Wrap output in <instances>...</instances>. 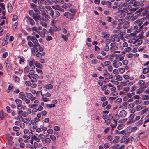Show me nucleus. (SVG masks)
<instances>
[{"label":"nucleus","mask_w":149,"mask_h":149,"mask_svg":"<svg viewBox=\"0 0 149 149\" xmlns=\"http://www.w3.org/2000/svg\"><path fill=\"white\" fill-rule=\"evenodd\" d=\"M138 9V8L137 7H133L131 9H130V10L131 12H135Z\"/></svg>","instance_id":"nucleus-60"},{"label":"nucleus","mask_w":149,"mask_h":149,"mask_svg":"<svg viewBox=\"0 0 149 149\" xmlns=\"http://www.w3.org/2000/svg\"><path fill=\"white\" fill-rule=\"evenodd\" d=\"M112 55H113L115 57L116 59L115 60H118V59H119L121 55L120 54H113Z\"/></svg>","instance_id":"nucleus-44"},{"label":"nucleus","mask_w":149,"mask_h":149,"mask_svg":"<svg viewBox=\"0 0 149 149\" xmlns=\"http://www.w3.org/2000/svg\"><path fill=\"white\" fill-rule=\"evenodd\" d=\"M145 18H142L139 19H138L134 22V24H138V26L140 27V28L142 26L143 23L144 22L145 20Z\"/></svg>","instance_id":"nucleus-5"},{"label":"nucleus","mask_w":149,"mask_h":149,"mask_svg":"<svg viewBox=\"0 0 149 149\" xmlns=\"http://www.w3.org/2000/svg\"><path fill=\"white\" fill-rule=\"evenodd\" d=\"M27 76L30 79L33 78V79L31 80L32 82H35L36 81V79L39 77L36 74H34L33 75H30V74H28Z\"/></svg>","instance_id":"nucleus-11"},{"label":"nucleus","mask_w":149,"mask_h":149,"mask_svg":"<svg viewBox=\"0 0 149 149\" xmlns=\"http://www.w3.org/2000/svg\"><path fill=\"white\" fill-rule=\"evenodd\" d=\"M140 16V14H139L133 17V15L131 14L129 16L128 19L130 20L134 21L136 19H138Z\"/></svg>","instance_id":"nucleus-14"},{"label":"nucleus","mask_w":149,"mask_h":149,"mask_svg":"<svg viewBox=\"0 0 149 149\" xmlns=\"http://www.w3.org/2000/svg\"><path fill=\"white\" fill-rule=\"evenodd\" d=\"M116 138L114 139L112 141V143H118L119 142V139L118 136H116Z\"/></svg>","instance_id":"nucleus-35"},{"label":"nucleus","mask_w":149,"mask_h":149,"mask_svg":"<svg viewBox=\"0 0 149 149\" xmlns=\"http://www.w3.org/2000/svg\"><path fill=\"white\" fill-rule=\"evenodd\" d=\"M45 137V136L44 134H40L38 135V137L35 135H34L32 137L31 139L37 142H40L41 140L42 142H43L44 141Z\"/></svg>","instance_id":"nucleus-1"},{"label":"nucleus","mask_w":149,"mask_h":149,"mask_svg":"<svg viewBox=\"0 0 149 149\" xmlns=\"http://www.w3.org/2000/svg\"><path fill=\"white\" fill-rule=\"evenodd\" d=\"M71 6V4L69 3H65L63 5L62 7V8L65 9L66 10H68Z\"/></svg>","instance_id":"nucleus-16"},{"label":"nucleus","mask_w":149,"mask_h":149,"mask_svg":"<svg viewBox=\"0 0 149 149\" xmlns=\"http://www.w3.org/2000/svg\"><path fill=\"white\" fill-rule=\"evenodd\" d=\"M131 2L132 3L134 6H139V1H137L136 0H132Z\"/></svg>","instance_id":"nucleus-24"},{"label":"nucleus","mask_w":149,"mask_h":149,"mask_svg":"<svg viewBox=\"0 0 149 149\" xmlns=\"http://www.w3.org/2000/svg\"><path fill=\"white\" fill-rule=\"evenodd\" d=\"M26 18L27 19L26 21L27 23L29 24L31 26H34L35 24V22L32 18L28 16L26 17Z\"/></svg>","instance_id":"nucleus-9"},{"label":"nucleus","mask_w":149,"mask_h":149,"mask_svg":"<svg viewBox=\"0 0 149 149\" xmlns=\"http://www.w3.org/2000/svg\"><path fill=\"white\" fill-rule=\"evenodd\" d=\"M50 0H38V3L39 4H45L47 5L50 3Z\"/></svg>","instance_id":"nucleus-13"},{"label":"nucleus","mask_w":149,"mask_h":149,"mask_svg":"<svg viewBox=\"0 0 149 149\" xmlns=\"http://www.w3.org/2000/svg\"><path fill=\"white\" fill-rule=\"evenodd\" d=\"M119 115L120 117L123 118L126 116L127 113L126 112H120Z\"/></svg>","instance_id":"nucleus-41"},{"label":"nucleus","mask_w":149,"mask_h":149,"mask_svg":"<svg viewBox=\"0 0 149 149\" xmlns=\"http://www.w3.org/2000/svg\"><path fill=\"white\" fill-rule=\"evenodd\" d=\"M61 34H64L66 33L67 32V31L66 29L64 28H62L61 29Z\"/></svg>","instance_id":"nucleus-57"},{"label":"nucleus","mask_w":149,"mask_h":149,"mask_svg":"<svg viewBox=\"0 0 149 149\" xmlns=\"http://www.w3.org/2000/svg\"><path fill=\"white\" fill-rule=\"evenodd\" d=\"M37 142H34V145L36 146L37 147H40L42 146V145L41 143H37Z\"/></svg>","instance_id":"nucleus-53"},{"label":"nucleus","mask_w":149,"mask_h":149,"mask_svg":"<svg viewBox=\"0 0 149 149\" xmlns=\"http://www.w3.org/2000/svg\"><path fill=\"white\" fill-rule=\"evenodd\" d=\"M5 22V20L2 18H0V25H3Z\"/></svg>","instance_id":"nucleus-50"},{"label":"nucleus","mask_w":149,"mask_h":149,"mask_svg":"<svg viewBox=\"0 0 149 149\" xmlns=\"http://www.w3.org/2000/svg\"><path fill=\"white\" fill-rule=\"evenodd\" d=\"M34 62L35 60L34 59H32L29 62V66L31 69H33L35 68V67L34 65Z\"/></svg>","instance_id":"nucleus-17"},{"label":"nucleus","mask_w":149,"mask_h":149,"mask_svg":"<svg viewBox=\"0 0 149 149\" xmlns=\"http://www.w3.org/2000/svg\"><path fill=\"white\" fill-rule=\"evenodd\" d=\"M124 127V125L123 124H120L118 127L117 128L118 130H121Z\"/></svg>","instance_id":"nucleus-52"},{"label":"nucleus","mask_w":149,"mask_h":149,"mask_svg":"<svg viewBox=\"0 0 149 149\" xmlns=\"http://www.w3.org/2000/svg\"><path fill=\"white\" fill-rule=\"evenodd\" d=\"M33 9L35 11L36 13V14L40 13V11L37 8V7H36L34 8Z\"/></svg>","instance_id":"nucleus-58"},{"label":"nucleus","mask_w":149,"mask_h":149,"mask_svg":"<svg viewBox=\"0 0 149 149\" xmlns=\"http://www.w3.org/2000/svg\"><path fill=\"white\" fill-rule=\"evenodd\" d=\"M39 13L35 14L32 16V17L36 22H38L39 20L42 21L43 18L38 15Z\"/></svg>","instance_id":"nucleus-8"},{"label":"nucleus","mask_w":149,"mask_h":149,"mask_svg":"<svg viewBox=\"0 0 149 149\" xmlns=\"http://www.w3.org/2000/svg\"><path fill=\"white\" fill-rule=\"evenodd\" d=\"M91 62L93 65L96 64L98 62V60L95 59H93L91 60Z\"/></svg>","instance_id":"nucleus-46"},{"label":"nucleus","mask_w":149,"mask_h":149,"mask_svg":"<svg viewBox=\"0 0 149 149\" xmlns=\"http://www.w3.org/2000/svg\"><path fill=\"white\" fill-rule=\"evenodd\" d=\"M18 114L21 117L22 116L24 117H26L28 115L27 112H18Z\"/></svg>","instance_id":"nucleus-31"},{"label":"nucleus","mask_w":149,"mask_h":149,"mask_svg":"<svg viewBox=\"0 0 149 149\" xmlns=\"http://www.w3.org/2000/svg\"><path fill=\"white\" fill-rule=\"evenodd\" d=\"M114 77H115L116 79L118 81H121L123 79L122 76L120 75H115Z\"/></svg>","instance_id":"nucleus-27"},{"label":"nucleus","mask_w":149,"mask_h":149,"mask_svg":"<svg viewBox=\"0 0 149 149\" xmlns=\"http://www.w3.org/2000/svg\"><path fill=\"white\" fill-rule=\"evenodd\" d=\"M6 115V114L5 112H0V119H3Z\"/></svg>","instance_id":"nucleus-32"},{"label":"nucleus","mask_w":149,"mask_h":149,"mask_svg":"<svg viewBox=\"0 0 149 149\" xmlns=\"http://www.w3.org/2000/svg\"><path fill=\"white\" fill-rule=\"evenodd\" d=\"M44 141L45 143L47 144L49 143L51 141L50 139L48 138H47L45 139Z\"/></svg>","instance_id":"nucleus-49"},{"label":"nucleus","mask_w":149,"mask_h":149,"mask_svg":"<svg viewBox=\"0 0 149 149\" xmlns=\"http://www.w3.org/2000/svg\"><path fill=\"white\" fill-rule=\"evenodd\" d=\"M118 71L121 73H123L125 71V69L124 68H120L118 69Z\"/></svg>","instance_id":"nucleus-56"},{"label":"nucleus","mask_w":149,"mask_h":149,"mask_svg":"<svg viewBox=\"0 0 149 149\" xmlns=\"http://www.w3.org/2000/svg\"><path fill=\"white\" fill-rule=\"evenodd\" d=\"M5 9V5L3 3H1L0 4V13L2 12L3 14L4 13V10Z\"/></svg>","instance_id":"nucleus-22"},{"label":"nucleus","mask_w":149,"mask_h":149,"mask_svg":"<svg viewBox=\"0 0 149 149\" xmlns=\"http://www.w3.org/2000/svg\"><path fill=\"white\" fill-rule=\"evenodd\" d=\"M43 86L45 89L48 90L52 89L53 87V86L52 84H49L44 85Z\"/></svg>","instance_id":"nucleus-21"},{"label":"nucleus","mask_w":149,"mask_h":149,"mask_svg":"<svg viewBox=\"0 0 149 149\" xmlns=\"http://www.w3.org/2000/svg\"><path fill=\"white\" fill-rule=\"evenodd\" d=\"M142 42L143 41L141 39H139L135 40L134 42V43H136L138 45H141V44H142Z\"/></svg>","instance_id":"nucleus-33"},{"label":"nucleus","mask_w":149,"mask_h":149,"mask_svg":"<svg viewBox=\"0 0 149 149\" xmlns=\"http://www.w3.org/2000/svg\"><path fill=\"white\" fill-rule=\"evenodd\" d=\"M114 4L115 5H116L117 9H121L123 6L122 4L118 2H115L114 3Z\"/></svg>","instance_id":"nucleus-30"},{"label":"nucleus","mask_w":149,"mask_h":149,"mask_svg":"<svg viewBox=\"0 0 149 149\" xmlns=\"http://www.w3.org/2000/svg\"><path fill=\"white\" fill-rule=\"evenodd\" d=\"M29 68L28 67H26L24 69V72L25 73H26L29 72Z\"/></svg>","instance_id":"nucleus-61"},{"label":"nucleus","mask_w":149,"mask_h":149,"mask_svg":"<svg viewBox=\"0 0 149 149\" xmlns=\"http://www.w3.org/2000/svg\"><path fill=\"white\" fill-rule=\"evenodd\" d=\"M26 94L28 98L30 99L31 101H33L35 99V97H33V95L31 94L26 92Z\"/></svg>","instance_id":"nucleus-20"},{"label":"nucleus","mask_w":149,"mask_h":149,"mask_svg":"<svg viewBox=\"0 0 149 149\" xmlns=\"http://www.w3.org/2000/svg\"><path fill=\"white\" fill-rule=\"evenodd\" d=\"M122 63L121 62L117 60H114L113 61V63L112 64L113 66L116 68L121 66Z\"/></svg>","instance_id":"nucleus-7"},{"label":"nucleus","mask_w":149,"mask_h":149,"mask_svg":"<svg viewBox=\"0 0 149 149\" xmlns=\"http://www.w3.org/2000/svg\"><path fill=\"white\" fill-rule=\"evenodd\" d=\"M19 125L21 128L22 129L24 128L25 127V124L24 123L21 122L20 123H19Z\"/></svg>","instance_id":"nucleus-63"},{"label":"nucleus","mask_w":149,"mask_h":149,"mask_svg":"<svg viewBox=\"0 0 149 149\" xmlns=\"http://www.w3.org/2000/svg\"><path fill=\"white\" fill-rule=\"evenodd\" d=\"M38 33L41 37H44L45 36V31H39Z\"/></svg>","instance_id":"nucleus-42"},{"label":"nucleus","mask_w":149,"mask_h":149,"mask_svg":"<svg viewBox=\"0 0 149 149\" xmlns=\"http://www.w3.org/2000/svg\"><path fill=\"white\" fill-rule=\"evenodd\" d=\"M49 11V14L50 15L52 16V18H53V17L54 16V12L53 10H50V11Z\"/></svg>","instance_id":"nucleus-62"},{"label":"nucleus","mask_w":149,"mask_h":149,"mask_svg":"<svg viewBox=\"0 0 149 149\" xmlns=\"http://www.w3.org/2000/svg\"><path fill=\"white\" fill-rule=\"evenodd\" d=\"M111 118H108L105 120L104 123L106 125H107L111 123Z\"/></svg>","instance_id":"nucleus-43"},{"label":"nucleus","mask_w":149,"mask_h":149,"mask_svg":"<svg viewBox=\"0 0 149 149\" xmlns=\"http://www.w3.org/2000/svg\"><path fill=\"white\" fill-rule=\"evenodd\" d=\"M28 30L30 31H35L37 33H38L39 31L38 30V29H37V27L35 26L32 27L31 28H28Z\"/></svg>","instance_id":"nucleus-23"},{"label":"nucleus","mask_w":149,"mask_h":149,"mask_svg":"<svg viewBox=\"0 0 149 149\" xmlns=\"http://www.w3.org/2000/svg\"><path fill=\"white\" fill-rule=\"evenodd\" d=\"M149 72V70L147 68H144L143 70V72L144 74H146Z\"/></svg>","instance_id":"nucleus-59"},{"label":"nucleus","mask_w":149,"mask_h":149,"mask_svg":"<svg viewBox=\"0 0 149 149\" xmlns=\"http://www.w3.org/2000/svg\"><path fill=\"white\" fill-rule=\"evenodd\" d=\"M127 134H130L132 132V127L129 126L127 127V129L126 130Z\"/></svg>","instance_id":"nucleus-28"},{"label":"nucleus","mask_w":149,"mask_h":149,"mask_svg":"<svg viewBox=\"0 0 149 149\" xmlns=\"http://www.w3.org/2000/svg\"><path fill=\"white\" fill-rule=\"evenodd\" d=\"M7 6L8 12H11L13 9V7L12 6L11 4L9 3H8Z\"/></svg>","instance_id":"nucleus-25"},{"label":"nucleus","mask_w":149,"mask_h":149,"mask_svg":"<svg viewBox=\"0 0 149 149\" xmlns=\"http://www.w3.org/2000/svg\"><path fill=\"white\" fill-rule=\"evenodd\" d=\"M101 34L103 36V37L105 38H107L110 36L109 34L106 33L105 31H103L101 32Z\"/></svg>","instance_id":"nucleus-26"},{"label":"nucleus","mask_w":149,"mask_h":149,"mask_svg":"<svg viewBox=\"0 0 149 149\" xmlns=\"http://www.w3.org/2000/svg\"><path fill=\"white\" fill-rule=\"evenodd\" d=\"M19 97L22 100H24L26 99V97L23 92H20L19 94Z\"/></svg>","instance_id":"nucleus-19"},{"label":"nucleus","mask_w":149,"mask_h":149,"mask_svg":"<svg viewBox=\"0 0 149 149\" xmlns=\"http://www.w3.org/2000/svg\"><path fill=\"white\" fill-rule=\"evenodd\" d=\"M135 121V120L133 119H130L128 121L127 123L126 124L127 125H129L133 123H134Z\"/></svg>","instance_id":"nucleus-45"},{"label":"nucleus","mask_w":149,"mask_h":149,"mask_svg":"<svg viewBox=\"0 0 149 149\" xmlns=\"http://www.w3.org/2000/svg\"><path fill=\"white\" fill-rule=\"evenodd\" d=\"M41 95L42 96H45L47 97H49L51 96V94L48 92H47L46 93H44L43 94L41 93Z\"/></svg>","instance_id":"nucleus-38"},{"label":"nucleus","mask_w":149,"mask_h":149,"mask_svg":"<svg viewBox=\"0 0 149 149\" xmlns=\"http://www.w3.org/2000/svg\"><path fill=\"white\" fill-rule=\"evenodd\" d=\"M52 7L54 9H56L59 10L60 9V6L58 5H56L55 6H52Z\"/></svg>","instance_id":"nucleus-39"},{"label":"nucleus","mask_w":149,"mask_h":149,"mask_svg":"<svg viewBox=\"0 0 149 149\" xmlns=\"http://www.w3.org/2000/svg\"><path fill=\"white\" fill-rule=\"evenodd\" d=\"M139 2V6H143L146 4V1L145 0H141Z\"/></svg>","instance_id":"nucleus-29"},{"label":"nucleus","mask_w":149,"mask_h":149,"mask_svg":"<svg viewBox=\"0 0 149 149\" xmlns=\"http://www.w3.org/2000/svg\"><path fill=\"white\" fill-rule=\"evenodd\" d=\"M113 116L111 114L109 113V112H103L102 118L104 119L108 118H112Z\"/></svg>","instance_id":"nucleus-10"},{"label":"nucleus","mask_w":149,"mask_h":149,"mask_svg":"<svg viewBox=\"0 0 149 149\" xmlns=\"http://www.w3.org/2000/svg\"><path fill=\"white\" fill-rule=\"evenodd\" d=\"M35 65L36 67L40 69H41L42 68V65L38 63V62H37V61H36Z\"/></svg>","instance_id":"nucleus-34"},{"label":"nucleus","mask_w":149,"mask_h":149,"mask_svg":"<svg viewBox=\"0 0 149 149\" xmlns=\"http://www.w3.org/2000/svg\"><path fill=\"white\" fill-rule=\"evenodd\" d=\"M142 98L144 100H147L149 99V95H144L142 96Z\"/></svg>","instance_id":"nucleus-64"},{"label":"nucleus","mask_w":149,"mask_h":149,"mask_svg":"<svg viewBox=\"0 0 149 149\" xmlns=\"http://www.w3.org/2000/svg\"><path fill=\"white\" fill-rule=\"evenodd\" d=\"M118 49V47L116 45L113 47H111L110 48V50L111 51H115V50Z\"/></svg>","instance_id":"nucleus-37"},{"label":"nucleus","mask_w":149,"mask_h":149,"mask_svg":"<svg viewBox=\"0 0 149 149\" xmlns=\"http://www.w3.org/2000/svg\"><path fill=\"white\" fill-rule=\"evenodd\" d=\"M60 15V13L58 11H55V15L53 17V18L55 19L57 17H59Z\"/></svg>","instance_id":"nucleus-36"},{"label":"nucleus","mask_w":149,"mask_h":149,"mask_svg":"<svg viewBox=\"0 0 149 149\" xmlns=\"http://www.w3.org/2000/svg\"><path fill=\"white\" fill-rule=\"evenodd\" d=\"M27 38L28 40V39H30L34 44L33 46H35L36 45H37L38 44V41L35 37L34 36H27Z\"/></svg>","instance_id":"nucleus-4"},{"label":"nucleus","mask_w":149,"mask_h":149,"mask_svg":"<svg viewBox=\"0 0 149 149\" xmlns=\"http://www.w3.org/2000/svg\"><path fill=\"white\" fill-rule=\"evenodd\" d=\"M144 90L140 87V88L136 90V93L137 94H140Z\"/></svg>","instance_id":"nucleus-48"},{"label":"nucleus","mask_w":149,"mask_h":149,"mask_svg":"<svg viewBox=\"0 0 149 149\" xmlns=\"http://www.w3.org/2000/svg\"><path fill=\"white\" fill-rule=\"evenodd\" d=\"M29 15L32 17V16L35 14L34 13L33 11L31 10H29L28 11Z\"/></svg>","instance_id":"nucleus-54"},{"label":"nucleus","mask_w":149,"mask_h":149,"mask_svg":"<svg viewBox=\"0 0 149 149\" xmlns=\"http://www.w3.org/2000/svg\"><path fill=\"white\" fill-rule=\"evenodd\" d=\"M55 106V105L53 104H47L46 105V107L49 108L54 107Z\"/></svg>","instance_id":"nucleus-47"},{"label":"nucleus","mask_w":149,"mask_h":149,"mask_svg":"<svg viewBox=\"0 0 149 149\" xmlns=\"http://www.w3.org/2000/svg\"><path fill=\"white\" fill-rule=\"evenodd\" d=\"M138 26L136 25L134 26V27L132 29L133 32L131 33V34L132 35H135L137 33H138L141 30L142 28H140V27L139 29Z\"/></svg>","instance_id":"nucleus-3"},{"label":"nucleus","mask_w":149,"mask_h":149,"mask_svg":"<svg viewBox=\"0 0 149 149\" xmlns=\"http://www.w3.org/2000/svg\"><path fill=\"white\" fill-rule=\"evenodd\" d=\"M125 20L124 19H120L119 20V22L120 23H123L124 24L123 25V27L124 29H127L128 28L129 26V22L128 21H124Z\"/></svg>","instance_id":"nucleus-12"},{"label":"nucleus","mask_w":149,"mask_h":149,"mask_svg":"<svg viewBox=\"0 0 149 149\" xmlns=\"http://www.w3.org/2000/svg\"><path fill=\"white\" fill-rule=\"evenodd\" d=\"M107 3H110V2L109 1H107L104 0H103L101 1V3L103 5H105L107 4Z\"/></svg>","instance_id":"nucleus-51"},{"label":"nucleus","mask_w":149,"mask_h":149,"mask_svg":"<svg viewBox=\"0 0 149 149\" xmlns=\"http://www.w3.org/2000/svg\"><path fill=\"white\" fill-rule=\"evenodd\" d=\"M38 50L40 52H42L43 50V48L40 46L39 43L36 45L35 46H33V47L31 49V52L32 53L36 52Z\"/></svg>","instance_id":"nucleus-2"},{"label":"nucleus","mask_w":149,"mask_h":149,"mask_svg":"<svg viewBox=\"0 0 149 149\" xmlns=\"http://www.w3.org/2000/svg\"><path fill=\"white\" fill-rule=\"evenodd\" d=\"M39 9L42 12V15L43 17H46V16L48 17L46 14V13L44 10V7L40 5L38 7Z\"/></svg>","instance_id":"nucleus-15"},{"label":"nucleus","mask_w":149,"mask_h":149,"mask_svg":"<svg viewBox=\"0 0 149 149\" xmlns=\"http://www.w3.org/2000/svg\"><path fill=\"white\" fill-rule=\"evenodd\" d=\"M70 36L69 33H67L66 35L61 34V37L65 41H67L68 38Z\"/></svg>","instance_id":"nucleus-18"},{"label":"nucleus","mask_w":149,"mask_h":149,"mask_svg":"<svg viewBox=\"0 0 149 149\" xmlns=\"http://www.w3.org/2000/svg\"><path fill=\"white\" fill-rule=\"evenodd\" d=\"M63 15L66 18L70 20H71L73 19L74 14H71L68 12H66L63 14Z\"/></svg>","instance_id":"nucleus-6"},{"label":"nucleus","mask_w":149,"mask_h":149,"mask_svg":"<svg viewBox=\"0 0 149 149\" xmlns=\"http://www.w3.org/2000/svg\"><path fill=\"white\" fill-rule=\"evenodd\" d=\"M119 146V145L118 144H115L112 147L113 149H118Z\"/></svg>","instance_id":"nucleus-55"},{"label":"nucleus","mask_w":149,"mask_h":149,"mask_svg":"<svg viewBox=\"0 0 149 149\" xmlns=\"http://www.w3.org/2000/svg\"><path fill=\"white\" fill-rule=\"evenodd\" d=\"M13 130L15 132H18L20 130V128L19 127L14 126L13 128Z\"/></svg>","instance_id":"nucleus-40"}]
</instances>
